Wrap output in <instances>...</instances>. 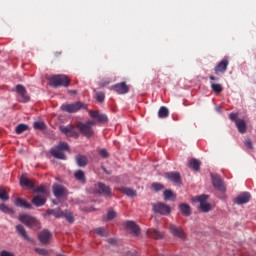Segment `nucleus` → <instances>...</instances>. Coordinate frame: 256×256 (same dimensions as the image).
Segmentation results:
<instances>
[{
	"mask_svg": "<svg viewBox=\"0 0 256 256\" xmlns=\"http://www.w3.org/2000/svg\"><path fill=\"white\" fill-rule=\"evenodd\" d=\"M35 251L36 253H38V255H43V256L49 255V252L46 249L36 248Z\"/></svg>",
	"mask_w": 256,
	"mask_h": 256,
	"instance_id": "45",
	"label": "nucleus"
},
{
	"mask_svg": "<svg viewBox=\"0 0 256 256\" xmlns=\"http://www.w3.org/2000/svg\"><path fill=\"white\" fill-rule=\"evenodd\" d=\"M98 153L101 157H103V159H107V157H109V152H107L106 149H101Z\"/></svg>",
	"mask_w": 256,
	"mask_h": 256,
	"instance_id": "47",
	"label": "nucleus"
},
{
	"mask_svg": "<svg viewBox=\"0 0 256 256\" xmlns=\"http://www.w3.org/2000/svg\"><path fill=\"white\" fill-rule=\"evenodd\" d=\"M227 67H229V58L224 57L214 68L215 75H221L227 71Z\"/></svg>",
	"mask_w": 256,
	"mask_h": 256,
	"instance_id": "11",
	"label": "nucleus"
},
{
	"mask_svg": "<svg viewBox=\"0 0 256 256\" xmlns=\"http://www.w3.org/2000/svg\"><path fill=\"white\" fill-rule=\"evenodd\" d=\"M163 195H164L165 201H171V199H173V201H175L176 196H175V193H173V190L167 189L164 191Z\"/></svg>",
	"mask_w": 256,
	"mask_h": 256,
	"instance_id": "32",
	"label": "nucleus"
},
{
	"mask_svg": "<svg viewBox=\"0 0 256 256\" xmlns=\"http://www.w3.org/2000/svg\"><path fill=\"white\" fill-rule=\"evenodd\" d=\"M72 93H77V91L73 90Z\"/></svg>",
	"mask_w": 256,
	"mask_h": 256,
	"instance_id": "54",
	"label": "nucleus"
},
{
	"mask_svg": "<svg viewBox=\"0 0 256 256\" xmlns=\"http://www.w3.org/2000/svg\"><path fill=\"white\" fill-rule=\"evenodd\" d=\"M116 190L121 191L122 193H124V195H127L128 197H135V195H137V192L131 188L121 187L117 188Z\"/></svg>",
	"mask_w": 256,
	"mask_h": 256,
	"instance_id": "28",
	"label": "nucleus"
},
{
	"mask_svg": "<svg viewBox=\"0 0 256 256\" xmlns=\"http://www.w3.org/2000/svg\"><path fill=\"white\" fill-rule=\"evenodd\" d=\"M147 236L150 239H163V233L159 232L158 230L155 229H148L147 231Z\"/></svg>",
	"mask_w": 256,
	"mask_h": 256,
	"instance_id": "25",
	"label": "nucleus"
},
{
	"mask_svg": "<svg viewBox=\"0 0 256 256\" xmlns=\"http://www.w3.org/2000/svg\"><path fill=\"white\" fill-rule=\"evenodd\" d=\"M16 229L19 235H21L24 239H26V241H31L29 236H27V231H25V227H23V225H17Z\"/></svg>",
	"mask_w": 256,
	"mask_h": 256,
	"instance_id": "34",
	"label": "nucleus"
},
{
	"mask_svg": "<svg viewBox=\"0 0 256 256\" xmlns=\"http://www.w3.org/2000/svg\"><path fill=\"white\" fill-rule=\"evenodd\" d=\"M112 89L119 95H125V93H129V86L125 82H121L112 86Z\"/></svg>",
	"mask_w": 256,
	"mask_h": 256,
	"instance_id": "16",
	"label": "nucleus"
},
{
	"mask_svg": "<svg viewBox=\"0 0 256 256\" xmlns=\"http://www.w3.org/2000/svg\"><path fill=\"white\" fill-rule=\"evenodd\" d=\"M0 211H2V213H7L8 215H13V213H15L13 208H10L6 204H0Z\"/></svg>",
	"mask_w": 256,
	"mask_h": 256,
	"instance_id": "36",
	"label": "nucleus"
},
{
	"mask_svg": "<svg viewBox=\"0 0 256 256\" xmlns=\"http://www.w3.org/2000/svg\"><path fill=\"white\" fill-rule=\"evenodd\" d=\"M117 217V213L113 210H109L107 213V219L108 221H111L112 219H115Z\"/></svg>",
	"mask_w": 256,
	"mask_h": 256,
	"instance_id": "44",
	"label": "nucleus"
},
{
	"mask_svg": "<svg viewBox=\"0 0 256 256\" xmlns=\"http://www.w3.org/2000/svg\"><path fill=\"white\" fill-rule=\"evenodd\" d=\"M239 133H247V122L244 119H238L235 123Z\"/></svg>",
	"mask_w": 256,
	"mask_h": 256,
	"instance_id": "24",
	"label": "nucleus"
},
{
	"mask_svg": "<svg viewBox=\"0 0 256 256\" xmlns=\"http://www.w3.org/2000/svg\"><path fill=\"white\" fill-rule=\"evenodd\" d=\"M249 201H251V194H249L247 192H244V193L240 194L236 198L237 205H243L245 203H249Z\"/></svg>",
	"mask_w": 256,
	"mask_h": 256,
	"instance_id": "21",
	"label": "nucleus"
},
{
	"mask_svg": "<svg viewBox=\"0 0 256 256\" xmlns=\"http://www.w3.org/2000/svg\"><path fill=\"white\" fill-rule=\"evenodd\" d=\"M188 167H190V169H193V171H199L201 169V161L195 158L191 159L189 161Z\"/></svg>",
	"mask_w": 256,
	"mask_h": 256,
	"instance_id": "27",
	"label": "nucleus"
},
{
	"mask_svg": "<svg viewBox=\"0 0 256 256\" xmlns=\"http://www.w3.org/2000/svg\"><path fill=\"white\" fill-rule=\"evenodd\" d=\"M152 209L154 213H158V215H169L171 213V206L163 202L153 204Z\"/></svg>",
	"mask_w": 256,
	"mask_h": 256,
	"instance_id": "7",
	"label": "nucleus"
},
{
	"mask_svg": "<svg viewBox=\"0 0 256 256\" xmlns=\"http://www.w3.org/2000/svg\"><path fill=\"white\" fill-rule=\"evenodd\" d=\"M38 239L43 245L49 244V241H51V232L49 230H43L38 234Z\"/></svg>",
	"mask_w": 256,
	"mask_h": 256,
	"instance_id": "18",
	"label": "nucleus"
},
{
	"mask_svg": "<svg viewBox=\"0 0 256 256\" xmlns=\"http://www.w3.org/2000/svg\"><path fill=\"white\" fill-rule=\"evenodd\" d=\"M65 212L61 211V209L59 210H55L54 212V217H56L57 219H60V217H64Z\"/></svg>",
	"mask_w": 256,
	"mask_h": 256,
	"instance_id": "48",
	"label": "nucleus"
},
{
	"mask_svg": "<svg viewBox=\"0 0 256 256\" xmlns=\"http://www.w3.org/2000/svg\"><path fill=\"white\" fill-rule=\"evenodd\" d=\"M207 199H209L208 195H201L194 199V201H198V203H200V209L204 213L211 211V204L207 203Z\"/></svg>",
	"mask_w": 256,
	"mask_h": 256,
	"instance_id": "10",
	"label": "nucleus"
},
{
	"mask_svg": "<svg viewBox=\"0 0 256 256\" xmlns=\"http://www.w3.org/2000/svg\"><path fill=\"white\" fill-rule=\"evenodd\" d=\"M245 147L249 149V151H252L253 149V142L251 141V138H248L244 141Z\"/></svg>",
	"mask_w": 256,
	"mask_h": 256,
	"instance_id": "43",
	"label": "nucleus"
},
{
	"mask_svg": "<svg viewBox=\"0 0 256 256\" xmlns=\"http://www.w3.org/2000/svg\"><path fill=\"white\" fill-rule=\"evenodd\" d=\"M179 207L182 215H185V217H189V215H191V207L189 205L181 204Z\"/></svg>",
	"mask_w": 256,
	"mask_h": 256,
	"instance_id": "33",
	"label": "nucleus"
},
{
	"mask_svg": "<svg viewBox=\"0 0 256 256\" xmlns=\"http://www.w3.org/2000/svg\"><path fill=\"white\" fill-rule=\"evenodd\" d=\"M158 117L160 119H167V117H169V109H167L165 106L160 107Z\"/></svg>",
	"mask_w": 256,
	"mask_h": 256,
	"instance_id": "30",
	"label": "nucleus"
},
{
	"mask_svg": "<svg viewBox=\"0 0 256 256\" xmlns=\"http://www.w3.org/2000/svg\"><path fill=\"white\" fill-rule=\"evenodd\" d=\"M92 193H94V195H103L104 197H113V192L111 191V187H109L103 182L96 183L94 185V189Z\"/></svg>",
	"mask_w": 256,
	"mask_h": 256,
	"instance_id": "5",
	"label": "nucleus"
},
{
	"mask_svg": "<svg viewBox=\"0 0 256 256\" xmlns=\"http://www.w3.org/2000/svg\"><path fill=\"white\" fill-rule=\"evenodd\" d=\"M209 79H210V81H217V78H216L215 76H213V75H211V76L209 77Z\"/></svg>",
	"mask_w": 256,
	"mask_h": 256,
	"instance_id": "53",
	"label": "nucleus"
},
{
	"mask_svg": "<svg viewBox=\"0 0 256 256\" xmlns=\"http://www.w3.org/2000/svg\"><path fill=\"white\" fill-rule=\"evenodd\" d=\"M63 151H69V144L66 142H60L55 148L50 149V154L52 157H55V159H67V156H65V153Z\"/></svg>",
	"mask_w": 256,
	"mask_h": 256,
	"instance_id": "4",
	"label": "nucleus"
},
{
	"mask_svg": "<svg viewBox=\"0 0 256 256\" xmlns=\"http://www.w3.org/2000/svg\"><path fill=\"white\" fill-rule=\"evenodd\" d=\"M109 243H110L111 245H115V243H117V241H116L115 239H110V240H109Z\"/></svg>",
	"mask_w": 256,
	"mask_h": 256,
	"instance_id": "52",
	"label": "nucleus"
},
{
	"mask_svg": "<svg viewBox=\"0 0 256 256\" xmlns=\"http://www.w3.org/2000/svg\"><path fill=\"white\" fill-rule=\"evenodd\" d=\"M29 130V126L26 124H19L16 128H15V132L17 135H21V133H25V131Z\"/></svg>",
	"mask_w": 256,
	"mask_h": 256,
	"instance_id": "35",
	"label": "nucleus"
},
{
	"mask_svg": "<svg viewBox=\"0 0 256 256\" xmlns=\"http://www.w3.org/2000/svg\"><path fill=\"white\" fill-rule=\"evenodd\" d=\"M64 217L68 223H73V221H75V218H73V213L71 212H65Z\"/></svg>",
	"mask_w": 256,
	"mask_h": 256,
	"instance_id": "41",
	"label": "nucleus"
},
{
	"mask_svg": "<svg viewBox=\"0 0 256 256\" xmlns=\"http://www.w3.org/2000/svg\"><path fill=\"white\" fill-rule=\"evenodd\" d=\"M32 203L36 207H43V205H45V203H47V198H45L41 195H37V196L33 197Z\"/></svg>",
	"mask_w": 256,
	"mask_h": 256,
	"instance_id": "23",
	"label": "nucleus"
},
{
	"mask_svg": "<svg viewBox=\"0 0 256 256\" xmlns=\"http://www.w3.org/2000/svg\"><path fill=\"white\" fill-rule=\"evenodd\" d=\"M89 116L91 117V119H94L95 124L107 123L108 121L107 116L101 114L98 110H89Z\"/></svg>",
	"mask_w": 256,
	"mask_h": 256,
	"instance_id": "12",
	"label": "nucleus"
},
{
	"mask_svg": "<svg viewBox=\"0 0 256 256\" xmlns=\"http://www.w3.org/2000/svg\"><path fill=\"white\" fill-rule=\"evenodd\" d=\"M152 189L154 191H163V189H165V186L161 183H153L152 184Z\"/></svg>",
	"mask_w": 256,
	"mask_h": 256,
	"instance_id": "40",
	"label": "nucleus"
},
{
	"mask_svg": "<svg viewBox=\"0 0 256 256\" xmlns=\"http://www.w3.org/2000/svg\"><path fill=\"white\" fill-rule=\"evenodd\" d=\"M9 188H0V199L2 201H9Z\"/></svg>",
	"mask_w": 256,
	"mask_h": 256,
	"instance_id": "31",
	"label": "nucleus"
},
{
	"mask_svg": "<svg viewBox=\"0 0 256 256\" xmlns=\"http://www.w3.org/2000/svg\"><path fill=\"white\" fill-rule=\"evenodd\" d=\"M126 229L132 231L133 235L138 236L141 233V228L137 225L134 221H127L126 222Z\"/></svg>",
	"mask_w": 256,
	"mask_h": 256,
	"instance_id": "19",
	"label": "nucleus"
},
{
	"mask_svg": "<svg viewBox=\"0 0 256 256\" xmlns=\"http://www.w3.org/2000/svg\"><path fill=\"white\" fill-rule=\"evenodd\" d=\"M95 99L98 101V103H103V101H105V93L97 92Z\"/></svg>",
	"mask_w": 256,
	"mask_h": 256,
	"instance_id": "39",
	"label": "nucleus"
},
{
	"mask_svg": "<svg viewBox=\"0 0 256 256\" xmlns=\"http://www.w3.org/2000/svg\"><path fill=\"white\" fill-rule=\"evenodd\" d=\"M74 177L76 181H80V183H86L87 179L85 178V172L83 170H78L74 173Z\"/></svg>",
	"mask_w": 256,
	"mask_h": 256,
	"instance_id": "29",
	"label": "nucleus"
},
{
	"mask_svg": "<svg viewBox=\"0 0 256 256\" xmlns=\"http://www.w3.org/2000/svg\"><path fill=\"white\" fill-rule=\"evenodd\" d=\"M212 183H213L215 189H218V191L225 193L226 187H225V183H223V180L221 179V177L214 176L212 178Z\"/></svg>",
	"mask_w": 256,
	"mask_h": 256,
	"instance_id": "17",
	"label": "nucleus"
},
{
	"mask_svg": "<svg viewBox=\"0 0 256 256\" xmlns=\"http://www.w3.org/2000/svg\"><path fill=\"white\" fill-rule=\"evenodd\" d=\"M71 79L67 75L58 74L49 78L50 87H69Z\"/></svg>",
	"mask_w": 256,
	"mask_h": 256,
	"instance_id": "2",
	"label": "nucleus"
},
{
	"mask_svg": "<svg viewBox=\"0 0 256 256\" xmlns=\"http://www.w3.org/2000/svg\"><path fill=\"white\" fill-rule=\"evenodd\" d=\"M16 93L19 95V103H29L31 100V97H29V94H27V89L21 84L16 85Z\"/></svg>",
	"mask_w": 256,
	"mask_h": 256,
	"instance_id": "8",
	"label": "nucleus"
},
{
	"mask_svg": "<svg viewBox=\"0 0 256 256\" xmlns=\"http://www.w3.org/2000/svg\"><path fill=\"white\" fill-rule=\"evenodd\" d=\"M166 179L175 183V185H182L181 174L179 172H168L165 174Z\"/></svg>",
	"mask_w": 256,
	"mask_h": 256,
	"instance_id": "14",
	"label": "nucleus"
},
{
	"mask_svg": "<svg viewBox=\"0 0 256 256\" xmlns=\"http://www.w3.org/2000/svg\"><path fill=\"white\" fill-rule=\"evenodd\" d=\"M75 127L82 135H84V137H87L88 139L95 136V130H93V127H95V121L93 120H89L86 123L76 122Z\"/></svg>",
	"mask_w": 256,
	"mask_h": 256,
	"instance_id": "1",
	"label": "nucleus"
},
{
	"mask_svg": "<svg viewBox=\"0 0 256 256\" xmlns=\"http://www.w3.org/2000/svg\"><path fill=\"white\" fill-rule=\"evenodd\" d=\"M80 109H87V105L81 102H75L73 104H63L61 106V110L65 111L66 113H77Z\"/></svg>",
	"mask_w": 256,
	"mask_h": 256,
	"instance_id": "6",
	"label": "nucleus"
},
{
	"mask_svg": "<svg viewBox=\"0 0 256 256\" xmlns=\"http://www.w3.org/2000/svg\"><path fill=\"white\" fill-rule=\"evenodd\" d=\"M170 233L174 235V237H178L179 239H185V232L181 227H177L175 225L170 226Z\"/></svg>",
	"mask_w": 256,
	"mask_h": 256,
	"instance_id": "20",
	"label": "nucleus"
},
{
	"mask_svg": "<svg viewBox=\"0 0 256 256\" xmlns=\"http://www.w3.org/2000/svg\"><path fill=\"white\" fill-rule=\"evenodd\" d=\"M19 221L30 229H41V222L29 214H20Z\"/></svg>",
	"mask_w": 256,
	"mask_h": 256,
	"instance_id": "3",
	"label": "nucleus"
},
{
	"mask_svg": "<svg viewBox=\"0 0 256 256\" xmlns=\"http://www.w3.org/2000/svg\"><path fill=\"white\" fill-rule=\"evenodd\" d=\"M14 205H16V207H22L23 209H32L31 203L23 198H16L14 200Z\"/></svg>",
	"mask_w": 256,
	"mask_h": 256,
	"instance_id": "22",
	"label": "nucleus"
},
{
	"mask_svg": "<svg viewBox=\"0 0 256 256\" xmlns=\"http://www.w3.org/2000/svg\"><path fill=\"white\" fill-rule=\"evenodd\" d=\"M211 89L214 93H221L223 91V85L211 82Z\"/></svg>",
	"mask_w": 256,
	"mask_h": 256,
	"instance_id": "37",
	"label": "nucleus"
},
{
	"mask_svg": "<svg viewBox=\"0 0 256 256\" xmlns=\"http://www.w3.org/2000/svg\"><path fill=\"white\" fill-rule=\"evenodd\" d=\"M53 193L57 199H61V197H67V195H69L67 188L61 184L53 185Z\"/></svg>",
	"mask_w": 256,
	"mask_h": 256,
	"instance_id": "13",
	"label": "nucleus"
},
{
	"mask_svg": "<svg viewBox=\"0 0 256 256\" xmlns=\"http://www.w3.org/2000/svg\"><path fill=\"white\" fill-rule=\"evenodd\" d=\"M0 256H15L12 252H9L7 250H4L0 253Z\"/></svg>",
	"mask_w": 256,
	"mask_h": 256,
	"instance_id": "50",
	"label": "nucleus"
},
{
	"mask_svg": "<svg viewBox=\"0 0 256 256\" xmlns=\"http://www.w3.org/2000/svg\"><path fill=\"white\" fill-rule=\"evenodd\" d=\"M237 117H239V114H238V113H230V114H229V119H230L231 121H234L235 124L237 123V121H239V119H238Z\"/></svg>",
	"mask_w": 256,
	"mask_h": 256,
	"instance_id": "46",
	"label": "nucleus"
},
{
	"mask_svg": "<svg viewBox=\"0 0 256 256\" xmlns=\"http://www.w3.org/2000/svg\"><path fill=\"white\" fill-rule=\"evenodd\" d=\"M95 233H96L97 235H101V237H103V236L105 235V229H104V228H97V229L95 230Z\"/></svg>",
	"mask_w": 256,
	"mask_h": 256,
	"instance_id": "49",
	"label": "nucleus"
},
{
	"mask_svg": "<svg viewBox=\"0 0 256 256\" xmlns=\"http://www.w3.org/2000/svg\"><path fill=\"white\" fill-rule=\"evenodd\" d=\"M47 215H55V210H47Z\"/></svg>",
	"mask_w": 256,
	"mask_h": 256,
	"instance_id": "51",
	"label": "nucleus"
},
{
	"mask_svg": "<svg viewBox=\"0 0 256 256\" xmlns=\"http://www.w3.org/2000/svg\"><path fill=\"white\" fill-rule=\"evenodd\" d=\"M76 163L78 167H87V163H89V160L85 155H78L76 156Z\"/></svg>",
	"mask_w": 256,
	"mask_h": 256,
	"instance_id": "26",
	"label": "nucleus"
},
{
	"mask_svg": "<svg viewBox=\"0 0 256 256\" xmlns=\"http://www.w3.org/2000/svg\"><path fill=\"white\" fill-rule=\"evenodd\" d=\"M20 185L27 189H33L35 187V179H29L27 175H22L20 177Z\"/></svg>",
	"mask_w": 256,
	"mask_h": 256,
	"instance_id": "15",
	"label": "nucleus"
},
{
	"mask_svg": "<svg viewBox=\"0 0 256 256\" xmlns=\"http://www.w3.org/2000/svg\"><path fill=\"white\" fill-rule=\"evenodd\" d=\"M34 129H39L40 131H43V129H45V123L44 122H34Z\"/></svg>",
	"mask_w": 256,
	"mask_h": 256,
	"instance_id": "42",
	"label": "nucleus"
},
{
	"mask_svg": "<svg viewBox=\"0 0 256 256\" xmlns=\"http://www.w3.org/2000/svg\"><path fill=\"white\" fill-rule=\"evenodd\" d=\"M34 193H43V195H47V187L40 185L34 189Z\"/></svg>",
	"mask_w": 256,
	"mask_h": 256,
	"instance_id": "38",
	"label": "nucleus"
},
{
	"mask_svg": "<svg viewBox=\"0 0 256 256\" xmlns=\"http://www.w3.org/2000/svg\"><path fill=\"white\" fill-rule=\"evenodd\" d=\"M59 129L66 137H74L75 139L79 137V132L75 130V126H73L72 124H69L67 126H60Z\"/></svg>",
	"mask_w": 256,
	"mask_h": 256,
	"instance_id": "9",
	"label": "nucleus"
}]
</instances>
